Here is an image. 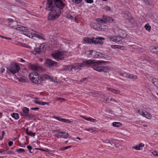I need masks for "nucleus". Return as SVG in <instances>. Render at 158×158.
<instances>
[{
	"mask_svg": "<svg viewBox=\"0 0 158 158\" xmlns=\"http://www.w3.org/2000/svg\"><path fill=\"white\" fill-rule=\"evenodd\" d=\"M132 148L133 149H135L137 150H140V148H139V147L138 145H136V146H133L132 147Z\"/></svg>",
	"mask_w": 158,
	"mask_h": 158,
	"instance_id": "42",
	"label": "nucleus"
},
{
	"mask_svg": "<svg viewBox=\"0 0 158 158\" xmlns=\"http://www.w3.org/2000/svg\"><path fill=\"white\" fill-rule=\"evenodd\" d=\"M95 53V52H94L93 50H91L89 52V53L88 54V57H93L94 58V56Z\"/></svg>",
	"mask_w": 158,
	"mask_h": 158,
	"instance_id": "23",
	"label": "nucleus"
},
{
	"mask_svg": "<svg viewBox=\"0 0 158 158\" xmlns=\"http://www.w3.org/2000/svg\"><path fill=\"white\" fill-rule=\"evenodd\" d=\"M90 26L92 27H93L94 29H96L97 30H101L102 29L101 27V25L97 23H92L91 24Z\"/></svg>",
	"mask_w": 158,
	"mask_h": 158,
	"instance_id": "11",
	"label": "nucleus"
},
{
	"mask_svg": "<svg viewBox=\"0 0 158 158\" xmlns=\"http://www.w3.org/2000/svg\"><path fill=\"white\" fill-rule=\"evenodd\" d=\"M0 37H1L2 38L5 39L6 40H10L11 39V38H8L6 37L3 36L1 35H0Z\"/></svg>",
	"mask_w": 158,
	"mask_h": 158,
	"instance_id": "47",
	"label": "nucleus"
},
{
	"mask_svg": "<svg viewBox=\"0 0 158 158\" xmlns=\"http://www.w3.org/2000/svg\"><path fill=\"white\" fill-rule=\"evenodd\" d=\"M104 62V61H96L95 60L90 59L85 60L84 64L85 66H91L94 69L99 72H109L110 71L109 68L101 65L102 63Z\"/></svg>",
	"mask_w": 158,
	"mask_h": 158,
	"instance_id": "2",
	"label": "nucleus"
},
{
	"mask_svg": "<svg viewBox=\"0 0 158 158\" xmlns=\"http://www.w3.org/2000/svg\"><path fill=\"white\" fill-rule=\"evenodd\" d=\"M85 2L89 3H93V0H85Z\"/></svg>",
	"mask_w": 158,
	"mask_h": 158,
	"instance_id": "49",
	"label": "nucleus"
},
{
	"mask_svg": "<svg viewBox=\"0 0 158 158\" xmlns=\"http://www.w3.org/2000/svg\"><path fill=\"white\" fill-rule=\"evenodd\" d=\"M8 22L10 23L9 24L10 26L11 27H13L15 28V26L13 25V24L16 23V22L15 21H14L12 19H8Z\"/></svg>",
	"mask_w": 158,
	"mask_h": 158,
	"instance_id": "20",
	"label": "nucleus"
},
{
	"mask_svg": "<svg viewBox=\"0 0 158 158\" xmlns=\"http://www.w3.org/2000/svg\"><path fill=\"white\" fill-rule=\"evenodd\" d=\"M106 89L107 90L111 92L114 94L119 95L121 94V91L118 90L110 87H107Z\"/></svg>",
	"mask_w": 158,
	"mask_h": 158,
	"instance_id": "12",
	"label": "nucleus"
},
{
	"mask_svg": "<svg viewBox=\"0 0 158 158\" xmlns=\"http://www.w3.org/2000/svg\"><path fill=\"white\" fill-rule=\"evenodd\" d=\"M105 55L98 52H96L94 56V58H106Z\"/></svg>",
	"mask_w": 158,
	"mask_h": 158,
	"instance_id": "16",
	"label": "nucleus"
},
{
	"mask_svg": "<svg viewBox=\"0 0 158 158\" xmlns=\"http://www.w3.org/2000/svg\"><path fill=\"white\" fill-rule=\"evenodd\" d=\"M16 151L19 153H23L25 152V150L23 149L19 148L18 149H16Z\"/></svg>",
	"mask_w": 158,
	"mask_h": 158,
	"instance_id": "33",
	"label": "nucleus"
},
{
	"mask_svg": "<svg viewBox=\"0 0 158 158\" xmlns=\"http://www.w3.org/2000/svg\"><path fill=\"white\" fill-rule=\"evenodd\" d=\"M100 20V21H101V23H106V21L104 19H101Z\"/></svg>",
	"mask_w": 158,
	"mask_h": 158,
	"instance_id": "56",
	"label": "nucleus"
},
{
	"mask_svg": "<svg viewBox=\"0 0 158 158\" xmlns=\"http://www.w3.org/2000/svg\"><path fill=\"white\" fill-rule=\"evenodd\" d=\"M27 134L28 135L31 136H34L35 135V133L34 132H27Z\"/></svg>",
	"mask_w": 158,
	"mask_h": 158,
	"instance_id": "37",
	"label": "nucleus"
},
{
	"mask_svg": "<svg viewBox=\"0 0 158 158\" xmlns=\"http://www.w3.org/2000/svg\"><path fill=\"white\" fill-rule=\"evenodd\" d=\"M57 100L62 102L63 101H64L65 99L63 98H57Z\"/></svg>",
	"mask_w": 158,
	"mask_h": 158,
	"instance_id": "44",
	"label": "nucleus"
},
{
	"mask_svg": "<svg viewBox=\"0 0 158 158\" xmlns=\"http://www.w3.org/2000/svg\"><path fill=\"white\" fill-rule=\"evenodd\" d=\"M65 53L64 52H58L52 54V56L56 60H62L64 59Z\"/></svg>",
	"mask_w": 158,
	"mask_h": 158,
	"instance_id": "7",
	"label": "nucleus"
},
{
	"mask_svg": "<svg viewBox=\"0 0 158 158\" xmlns=\"http://www.w3.org/2000/svg\"><path fill=\"white\" fill-rule=\"evenodd\" d=\"M87 78H83V79H81L80 81L81 82H83L86 80H87Z\"/></svg>",
	"mask_w": 158,
	"mask_h": 158,
	"instance_id": "62",
	"label": "nucleus"
},
{
	"mask_svg": "<svg viewBox=\"0 0 158 158\" xmlns=\"http://www.w3.org/2000/svg\"><path fill=\"white\" fill-rule=\"evenodd\" d=\"M123 77L128 78L129 74L125 72H123L120 74Z\"/></svg>",
	"mask_w": 158,
	"mask_h": 158,
	"instance_id": "30",
	"label": "nucleus"
},
{
	"mask_svg": "<svg viewBox=\"0 0 158 158\" xmlns=\"http://www.w3.org/2000/svg\"><path fill=\"white\" fill-rule=\"evenodd\" d=\"M18 79H19V81H21L22 82H24L25 81V79L21 77H20L19 79L18 78Z\"/></svg>",
	"mask_w": 158,
	"mask_h": 158,
	"instance_id": "46",
	"label": "nucleus"
},
{
	"mask_svg": "<svg viewBox=\"0 0 158 158\" xmlns=\"http://www.w3.org/2000/svg\"><path fill=\"white\" fill-rule=\"evenodd\" d=\"M113 143L114 144L115 146L117 148H119L120 147V145L118 143H117L113 142Z\"/></svg>",
	"mask_w": 158,
	"mask_h": 158,
	"instance_id": "52",
	"label": "nucleus"
},
{
	"mask_svg": "<svg viewBox=\"0 0 158 158\" xmlns=\"http://www.w3.org/2000/svg\"><path fill=\"white\" fill-rule=\"evenodd\" d=\"M45 64L47 66L50 68L53 67L54 66H57L58 63L50 59H47L45 60Z\"/></svg>",
	"mask_w": 158,
	"mask_h": 158,
	"instance_id": "10",
	"label": "nucleus"
},
{
	"mask_svg": "<svg viewBox=\"0 0 158 158\" xmlns=\"http://www.w3.org/2000/svg\"><path fill=\"white\" fill-rule=\"evenodd\" d=\"M152 154L155 156H158V152L156 151H154L152 152Z\"/></svg>",
	"mask_w": 158,
	"mask_h": 158,
	"instance_id": "48",
	"label": "nucleus"
},
{
	"mask_svg": "<svg viewBox=\"0 0 158 158\" xmlns=\"http://www.w3.org/2000/svg\"><path fill=\"white\" fill-rule=\"evenodd\" d=\"M85 62V60L83 61L81 64H76L71 66H68L67 67L68 70L69 71H75L77 69H81L82 67L85 66L84 64Z\"/></svg>",
	"mask_w": 158,
	"mask_h": 158,
	"instance_id": "8",
	"label": "nucleus"
},
{
	"mask_svg": "<svg viewBox=\"0 0 158 158\" xmlns=\"http://www.w3.org/2000/svg\"><path fill=\"white\" fill-rule=\"evenodd\" d=\"M72 1L73 2L77 4L80 3L82 1V0H72Z\"/></svg>",
	"mask_w": 158,
	"mask_h": 158,
	"instance_id": "45",
	"label": "nucleus"
},
{
	"mask_svg": "<svg viewBox=\"0 0 158 158\" xmlns=\"http://www.w3.org/2000/svg\"><path fill=\"white\" fill-rule=\"evenodd\" d=\"M6 68L9 72L13 74L18 73L20 69V67L16 63L11 64Z\"/></svg>",
	"mask_w": 158,
	"mask_h": 158,
	"instance_id": "6",
	"label": "nucleus"
},
{
	"mask_svg": "<svg viewBox=\"0 0 158 158\" xmlns=\"http://www.w3.org/2000/svg\"><path fill=\"white\" fill-rule=\"evenodd\" d=\"M28 67L29 69L33 71H40L42 70V68L37 64H29Z\"/></svg>",
	"mask_w": 158,
	"mask_h": 158,
	"instance_id": "9",
	"label": "nucleus"
},
{
	"mask_svg": "<svg viewBox=\"0 0 158 158\" xmlns=\"http://www.w3.org/2000/svg\"><path fill=\"white\" fill-rule=\"evenodd\" d=\"M27 148L28 149H29V150L30 152L31 153H32V152L31 151V150L32 149V147H31V146L28 145L27 146Z\"/></svg>",
	"mask_w": 158,
	"mask_h": 158,
	"instance_id": "50",
	"label": "nucleus"
},
{
	"mask_svg": "<svg viewBox=\"0 0 158 158\" xmlns=\"http://www.w3.org/2000/svg\"><path fill=\"white\" fill-rule=\"evenodd\" d=\"M22 112L20 113V115L21 116L24 117H25V115H27L29 112V109L26 107H23L22 109Z\"/></svg>",
	"mask_w": 158,
	"mask_h": 158,
	"instance_id": "13",
	"label": "nucleus"
},
{
	"mask_svg": "<svg viewBox=\"0 0 158 158\" xmlns=\"http://www.w3.org/2000/svg\"><path fill=\"white\" fill-rule=\"evenodd\" d=\"M142 112H144L143 111H141L140 110H138V113L140 114H141V115H142V116H143V113Z\"/></svg>",
	"mask_w": 158,
	"mask_h": 158,
	"instance_id": "61",
	"label": "nucleus"
},
{
	"mask_svg": "<svg viewBox=\"0 0 158 158\" xmlns=\"http://www.w3.org/2000/svg\"><path fill=\"white\" fill-rule=\"evenodd\" d=\"M5 134V132H4V131H2V137L3 138V135H4Z\"/></svg>",
	"mask_w": 158,
	"mask_h": 158,
	"instance_id": "64",
	"label": "nucleus"
},
{
	"mask_svg": "<svg viewBox=\"0 0 158 158\" xmlns=\"http://www.w3.org/2000/svg\"><path fill=\"white\" fill-rule=\"evenodd\" d=\"M13 144V142L12 141H10L8 142V145L10 146H11Z\"/></svg>",
	"mask_w": 158,
	"mask_h": 158,
	"instance_id": "60",
	"label": "nucleus"
},
{
	"mask_svg": "<svg viewBox=\"0 0 158 158\" xmlns=\"http://www.w3.org/2000/svg\"><path fill=\"white\" fill-rule=\"evenodd\" d=\"M7 154H15V153L14 152L11 151H9L8 152Z\"/></svg>",
	"mask_w": 158,
	"mask_h": 158,
	"instance_id": "54",
	"label": "nucleus"
},
{
	"mask_svg": "<svg viewBox=\"0 0 158 158\" xmlns=\"http://www.w3.org/2000/svg\"><path fill=\"white\" fill-rule=\"evenodd\" d=\"M54 118L56 119L59 121L63 122H64V119L62 118L59 117L54 116Z\"/></svg>",
	"mask_w": 158,
	"mask_h": 158,
	"instance_id": "36",
	"label": "nucleus"
},
{
	"mask_svg": "<svg viewBox=\"0 0 158 158\" xmlns=\"http://www.w3.org/2000/svg\"><path fill=\"white\" fill-rule=\"evenodd\" d=\"M139 146V148H140V147H144V144L142 143H140L139 145H138Z\"/></svg>",
	"mask_w": 158,
	"mask_h": 158,
	"instance_id": "55",
	"label": "nucleus"
},
{
	"mask_svg": "<svg viewBox=\"0 0 158 158\" xmlns=\"http://www.w3.org/2000/svg\"><path fill=\"white\" fill-rule=\"evenodd\" d=\"M66 18L71 19H75L74 17L69 14L66 15Z\"/></svg>",
	"mask_w": 158,
	"mask_h": 158,
	"instance_id": "39",
	"label": "nucleus"
},
{
	"mask_svg": "<svg viewBox=\"0 0 158 158\" xmlns=\"http://www.w3.org/2000/svg\"><path fill=\"white\" fill-rule=\"evenodd\" d=\"M59 133L63 134L64 135H62V138L64 139H66L69 136V135L67 133H66L65 132L59 131Z\"/></svg>",
	"mask_w": 158,
	"mask_h": 158,
	"instance_id": "21",
	"label": "nucleus"
},
{
	"mask_svg": "<svg viewBox=\"0 0 158 158\" xmlns=\"http://www.w3.org/2000/svg\"><path fill=\"white\" fill-rule=\"evenodd\" d=\"M33 102L35 104L40 105V102H39V101L35 100H33Z\"/></svg>",
	"mask_w": 158,
	"mask_h": 158,
	"instance_id": "57",
	"label": "nucleus"
},
{
	"mask_svg": "<svg viewBox=\"0 0 158 158\" xmlns=\"http://www.w3.org/2000/svg\"><path fill=\"white\" fill-rule=\"evenodd\" d=\"M65 5L62 0H47L45 9L50 11L48 14V19L54 20L60 16L61 11Z\"/></svg>",
	"mask_w": 158,
	"mask_h": 158,
	"instance_id": "1",
	"label": "nucleus"
},
{
	"mask_svg": "<svg viewBox=\"0 0 158 158\" xmlns=\"http://www.w3.org/2000/svg\"><path fill=\"white\" fill-rule=\"evenodd\" d=\"M17 30L21 31L22 32V33L27 36L30 38H33L34 37L39 38H42L41 36L36 34V32L33 30H31L28 29L27 27L24 26H18L16 28H15Z\"/></svg>",
	"mask_w": 158,
	"mask_h": 158,
	"instance_id": "4",
	"label": "nucleus"
},
{
	"mask_svg": "<svg viewBox=\"0 0 158 158\" xmlns=\"http://www.w3.org/2000/svg\"><path fill=\"white\" fill-rule=\"evenodd\" d=\"M153 52L156 54H158V47L154 48L153 49Z\"/></svg>",
	"mask_w": 158,
	"mask_h": 158,
	"instance_id": "41",
	"label": "nucleus"
},
{
	"mask_svg": "<svg viewBox=\"0 0 158 158\" xmlns=\"http://www.w3.org/2000/svg\"><path fill=\"white\" fill-rule=\"evenodd\" d=\"M15 1L19 3V5L23 6L25 5V3L20 0H15Z\"/></svg>",
	"mask_w": 158,
	"mask_h": 158,
	"instance_id": "35",
	"label": "nucleus"
},
{
	"mask_svg": "<svg viewBox=\"0 0 158 158\" xmlns=\"http://www.w3.org/2000/svg\"><path fill=\"white\" fill-rule=\"evenodd\" d=\"M70 121L69 119H64V122H65L67 123H70Z\"/></svg>",
	"mask_w": 158,
	"mask_h": 158,
	"instance_id": "58",
	"label": "nucleus"
},
{
	"mask_svg": "<svg viewBox=\"0 0 158 158\" xmlns=\"http://www.w3.org/2000/svg\"><path fill=\"white\" fill-rule=\"evenodd\" d=\"M55 136L58 138H62V135H60L59 133V132H58V134H56L55 135Z\"/></svg>",
	"mask_w": 158,
	"mask_h": 158,
	"instance_id": "51",
	"label": "nucleus"
},
{
	"mask_svg": "<svg viewBox=\"0 0 158 158\" xmlns=\"http://www.w3.org/2000/svg\"><path fill=\"white\" fill-rule=\"evenodd\" d=\"M143 113V116L146 117L148 119H150L152 118V116L151 114L147 112H142Z\"/></svg>",
	"mask_w": 158,
	"mask_h": 158,
	"instance_id": "19",
	"label": "nucleus"
},
{
	"mask_svg": "<svg viewBox=\"0 0 158 158\" xmlns=\"http://www.w3.org/2000/svg\"><path fill=\"white\" fill-rule=\"evenodd\" d=\"M110 101H112V102H114V101H116L115 100V99L113 98H111L110 100L109 99V97H107L106 98V103L107 102H109L110 103Z\"/></svg>",
	"mask_w": 158,
	"mask_h": 158,
	"instance_id": "28",
	"label": "nucleus"
},
{
	"mask_svg": "<svg viewBox=\"0 0 158 158\" xmlns=\"http://www.w3.org/2000/svg\"><path fill=\"white\" fill-rule=\"evenodd\" d=\"M49 103H50V102H40V105L43 106V105H44L46 104L49 105Z\"/></svg>",
	"mask_w": 158,
	"mask_h": 158,
	"instance_id": "43",
	"label": "nucleus"
},
{
	"mask_svg": "<svg viewBox=\"0 0 158 158\" xmlns=\"http://www.w3.org/2000/svg\"><path fill=\"white\" fill-rule=\"evenodd\" d=\"M31 109L32 110H39V108L38 107L31 108Z\"/></svg>",
	"mask_w": 158,
	"mask_h": 158,
	"instance_id": "59",
	"label": "nucleus"
},
{
	"mask_svg": "<svg viewBox=\"0 0 158 158\" xmlns=\"http://www.w3.org/2000/svg\"><path fill=\"white\" fill-rule=\"evenodd\" d=\"M72 147V146H66L65 147H62V148H60V150H66L67 149L70 148H71Z\"/></svg>",
	"mask_w": 158,
	"mask_h": 158,
	"instance_id": "38",
	"label": "nucleus"
},
{
	"mask_svg": "<svg viewBox=\"0 0 158 158\" xmlns=\"http://www.w3.org/2000/svg\"><path fill=\"white\" fill-rule=\"evenodd\" d=\"M11 115L12 118H15L16 119H18L19 118V115L17 113H13L11 114Z\"/></svg>",
	"mask_w": 158,
	"mask_h": 158,
	"instance_id": "25",
	"label": "nucleus"
},
{
	"mask_svg": "<svg viewBox=\"0 0 158 158\" xmlns=\"http://www.w3.org/2000/svg\"><path fill=\"white\" fill-rule=\"evenodd\" d=\"M137 77V76L135 75L129 74L128 78L135 79H136Z\"/></svg>",
	"mask_w": 158,
	"mask_h": 158,
	"instance_id": "29",
	"label": "nucleus"
},
{
	"mask_svg": "<svg viewBox=\"0 0 158 158\" xmlns=\"http://www.w3.org/2000/svg\"><path fill=\"white\" fill-rule=\"evenodd\" d=\"M144 28L146 30L149 31L151 30V27L148 24H146L144 26Z\"/></svg>",
	"mask_w": 158,
	"mask_h": 158,
	"instance_id": "34",
	"label": "nucleus"
},
{
	"mask_svg": "<svg viewBox=\"0 0 158 158\" xmlns=\"http://www.w3.org/2000/svg\"><path fill=\"white\" fill-rule=\"evenodd\" d=\"M122 38L120 36H117V38H116V43L119 42L122 40Z\"/></svg>",
	"mask_w": 158,
	"mask_h": 158,
	"instance_id": "40",
	"label": "nucleus"
},
{
	"mask_svg": "<svg viewBox=\"0 0 158 158\" xmlns=\"http://www.w3.org/2000/svg\"><path fill=\"white\" fill-rule=\"evenodd\" d=\"M105 39L104 38L100 37L96 38L93 37L92 39L89 38H85L84 39V41L85 42L88 43H99L101 44H103V42L102 40Z\"/></svg>",
	"mask_w": 158,
	"mask_h": 158,
	"instance_id": "5",
	"label": "nucleus"
},
{
	"mask_svg": "<svg viewBox=\"0 0 158 158\" xmlns=\"http://www.w3.org/2000/svg\"><path fill=\"white\" fill-rule=\"evenodd\" d=\"M81 117L85 120L90 122H93V123H96L97 122V120L96 119L92 118L91 117H87L85 116H81Z\"/></svg>",
	"mask_w": 158,
	"mask_h": 158,
	"instance_id": "18",
	"label": "nucleus"
},
{
	"mask_svg": "<svg viewBox=\"0 0 158 158\" xmlns=\"http://www.w3.org/2000/svg\"><path fill=\"white\" fill-rule=\"evenodd\" d=\"M124 18H125L126 19H128V17H129V15L128 14H124Z\"/></svg>",
	"mask_w": 158,
	"mask_h": 158,
	"instance_id": "53",
	"label": "nucleus"
},
{
	"mask_svg": "<svg viewBox=\"0 0 158 158\" xmlns=\"http://www.w3.org/2000/svg\"><path fill=\"white\" fill-rule=\"evenodd\" d=\"M38 75L39 74L37 72H33L29 74V77L30 80L35 84H40L42 81L48 79L52 81H53L52 77L47 74L43 75L40 77Z\"/></svg>",
	"mask_w": 158,
	"mask_h": 158,
	"instance_id": "3",
	"label": "nucleus"
},
{
	"mask_svg": "<svg viewBox=\"0 0 158 158\" xmlns=\"http://www.w3.org/2000/svg\"><path fill=\"white\" fill-rule=\"evenodd\" d=\"M5 71V69L3 68H1V71L2 73H3Z\"/></svg>",
	"mask_w": 158,
	"mask_h": 158,
	"instance_id": "63",
	"label": "nucleus"
},
{
	"mask_svg": "<svg viewBox=\"0 0 158 158\" xmlns=\"http://www.w3.org/2000/svg\"><path fill=\"white\" fill-rule=\"evenodd\" d=\"M116 38L117 36H114L110 37L109 39L110 40L116 42Z\"/></svg>",
	"mask_w": 158,
	"mask_h": 158,
	"instance_id": "31",
	"label": "nucleus"
},
{
	"mask_svg": "<svg viewBox=\"0 0 158 158\" xmlns=\"http://www.w3.org/2000/svg\"><path fill=\"white\" fill-rule=\"evenodd\" d=\"M24 118L28 120H34L36 117L35 115L28 113Z\"/></svg>",
	"mask_w": 158,
	"mask_h": 158,
	"instance_id": "15",
	"label": "nucleus"
},
{
	"mask_svg": "<svg viewBox=\"0 0 158 158\" xmlns=\"http://www.w3.org/2000/svg\"><path fill=\"white\" fill-rule=\"evenodd\" d=\"M103 19L106 21V23L107 22L110 23L113 22L114 20V19H113L112 17L105 15L103 16Z\"/></svg>",
	"mask_w": 158,
	"mask_h": 158,
	"instance_id": "17",
	"label": "nucleus"
},
{
	"mask_svg": "<svg viewBox=\"0 0 158 158\" xmlns=\"http://www.w3.org/2000/svg\"><path fill=\"white\" fill-rule=\"evenodd\" d=\"M103 9L106 11H110L111 10L110 7L107 5L103 7Z\"/></svg>",
	"mask_w": 158,
	"mask_h": 158,
	"instance_id": "32",
	"label": "nucleus"
},
{
	"mask_svg": "<svg viewBox=\"0 0 158 158\" xmlns=\"http://www.w3.org/2000/svg\"><path fill=\"white\" fill-rule=\"evenodd\" d=\"M42 151L48 152L50 154H52L55 152V151L54 150L50 151L48 149H44L43 150H42Z\"/></svg>",
	"mask_w": 158,
	"mask_h": 158,
	"instance_id": "27",
	"label": "nucleus"
},
{
	"mask_svg": "<svg viewBox=\"0 0 158 158\" xmlns=\"http://www.w3.org/2000/svg\"><path fill=\"white\" fill-rule=\"evenodd\" d=\"M152 83L157 87H158V80L156 78H153L152 79Z\"/></svg>",
	"mask_w": 158,
	"mask_h": 158,
	"instance_id": "22",
	"label": "nucleus"
},
{
	"mask_svg": "<svg viewBox=\"0 0 158 158\" xmlns=\"http://www.w3.org/2000/svg\"><path fill=\"white\" fill-rule=\"evenodd\" d=\"M104 142L106 143H110V145L113 144V142L112 140L111 139L109 140L108 139H106L104 141Z\"/></svg>",
	"mask_w": 158,
	"mask_h": 158,
	"instance_id": "26",
	"label": "nucleus"
},
{
	"mask_svg": "<svg viewBox=\"0 0 158 158\" xmlns=\"http://www.w3.org/2000/svg\"><path fill=\"white\" fill-rule=\"evenodd\" d=\"M44 48V47H42V45H41L39 48H35L34 51L38 54H41L43 52Z\"/></svg>",
	"mask_w": 158,
	"mask_h": 158,
	"instance_id": "14",
	"label": "nucleus"
},
{
	"mask_svg": "<svg viewBox=\"0 0 158 158\" xmlns=\"http://www.w3.org/2000/svg\"><path fill=\"white\" fill-rule=\"evenodd\" d=\"M122 125V123L120 122H114L113 123V126L116 127H119Z\"/></svg>",
	"mask_w": 158,
	"mask_h": 158,
	"instance_id": "24",
	"label": "nucleus"
}]
</instances>
